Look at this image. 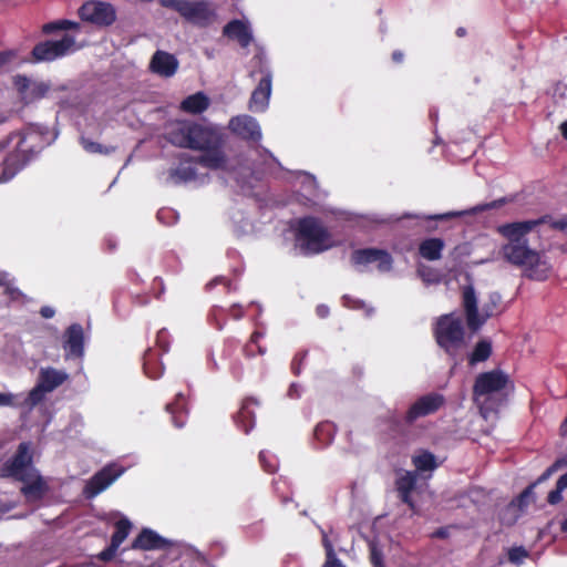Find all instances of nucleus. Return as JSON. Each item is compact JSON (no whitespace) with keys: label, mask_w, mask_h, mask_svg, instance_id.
Returning <instances> with one entry per match:
<instances>
[{"label":"nucleus","mask_w":567,"mask_h":567,"mask_svg":"<svg viewBox=\"0 0 567 567\" xmlns=\"http://www.w3.org/2000/svg\"><path fill=\"white\" fill-rule=\"evenodd\" d=\"M167 135L169 142L177 146L203 152L195 165L190 162H184L178 166L173 174L176 181L203 182V174L197 172L196 165L216 171L223 178L225 174L233 172V162L221 151L224 136L219 127L181 121L169 125Z\"/></svg>","instance_id":"1"},{"label":"nucleus","mask_w":567,"mask_h":567,"mask_svg":"<svg viewBox=\"0 0 567 567\" xmlns=\"http://www.w3.org/2000/svg\"><path fill=\"white\" fill-rule=\"evenodd\" d=\"M545 226L565 229L567 218L554 220L549 216H544L498 227V233L506 239L499 249L501 257L511 265L519 267L527 278L537 281L547 280L551 275L553 266L544 252L528 246L526 236L533 231L540 233Z\"/></svg>","instance_id":"2"},{"label":"nucleus","mask_w":567,"mask_h":567,"mask_svg":"<svg viewBox=\"0 0 567 567\" xmlns=\"http://www.w3.org/2000/svg\"><path fill=\"white\" fill-rule=\"evenodd\" d=\"M13 111L0 102V125L7 123ZM56 134L40 126H29L0 138V183L13 178L27 163L44 146L51 144Z\"/></svg>","instance_id":"3"},{"label":"nucleus","mask_w":567,"mask_h":567,"mask_svg":"<svg viewBox=\"0 0 567 567\" xmlns=\"http://www.w3.org/2000/svg\"><path fill=\"white\" fill-rule=\"evenodd\" d=\"M2 476H11L23 483L21 492L29 502H37L47 492V482L31 464L30 446L28 443L19 445L18 453L1 471Z\"/></svg>","instance_id":"4"},{"label":"nucleus","mask_w":567,"mask_h":567,"mask_svg":"<svg viewBox=\"0 0 567 567\" xmlns=\"http://www.w3.org/2000/svg\"><path fill=\"white\" fill-rule=\"evenodd\" d=\"M336 245L328 230L313 217L297 221L295 228V247L305 255L318 254Z\"/></svg>","instance_id":"5"},{"label":"nucleus","mask_w":567,"mask_h":567,"mask_svg":"<svg viewBox=\"0 0 567 567\" xmlns=\"http://www.w3.org/2000/svg\"><path fill=\"white\" fill-rule=\"evenodd\" d=\"M507 383V375L498 370L477 377L474 385V400L485 419L501 404L503 390Z\"/></svg>","instance_id":"6"},{"label":"nucleus","mask_w":567,"mask_h":567,"mask_svg":"<svg viewBox=\"0 0 567 567\" xmlns=\"http://www.w3.org/2000/svg\"><path fill=\"white\" fill-rule=\"evenodd\" d=\"M462 297L467 326L472 330L480 329L488 318L495 315L501 300L497 293H492L488 301L483 302L478 308L477 297L472 286L463 288Z\"/></svg>","instance_id":"7"},{"label":"nucleus","mask_w":567,"mask_h":567,"mask_svg":"<svg viewBox=\"0 0 567 567\" xmlns=\"http://www.w3.org/2000/svg\"><path fill=\"white\" fill-rule=\"evenodd\" d=\"M435 337L439 346L447 353L455 354L464 346V329L458 316L441 317L436 323Z\"/></svg>","instance_id":"8"},{"label":"nucleus","mask_w":567,"mask_h":567,"mask_svg":"<svg viewBox=\"0 0 567 567\" xmlns=\"http://www.w3.org/2000/svg\"><path fill=\"white\" fill-rule=\"evenodd\" d=\"M163 7L177 11L187 21L206 25L215 20V9L206 1L158 0Z\"/></svg>","instance_id":"9"},{"label":"nucleus","mask_w":567,"mask_h":567,"mask_svg":"<svg viewBox=\"0 0 567 567\" xmlns=\"http://www.w3.org/2000/svg\"><path fill=\"white\" fill-rule=\"evenodd\" d=\"M79 49L74 37L63 35L59 40H50L39 43L33 48V56L37 61H52L71 54Z\"/></svg>","instance_id":"10"},{"label":"nucleus","mask_w":567,"mask_h":567,"mask_svg":"<svg viewBox=\"0 0 567 567\" xmlns=\"http://www.w3.org/2000/svg\"><path fill=\"white\" fill-rule=\"evenodd\" d=\"M352 265L359 270L375 268L381 272L389 271L392 267L390 254L382 249L367 248L353 251L351 256Z\"/></svg>","instance_id":"11"},{"label":"nucleus","mask_w":567,"mask_h":567,"mask_svg":"<svg viewBox=\"0 0 567 567\" xmlns=\"http://www.w3.org/2000/svg\"><path fill=\"white\" fill-rule=\"evenodd\" d=\"M79 14L83 21H87L100 27L111 25L116 19L113 6L101 1L85 2L79 9Z\"/></svg>","instance_id":"12"},{"label":"nucleus","mask_w":567,"mask_h":567,"mask_svg":"<svg viewBox=\"0 0 567 567\" xmlns=\"http://www.w3.org/2000/svg\"><path fill=\"white\" fill-rule=\"evenodd\" d=\"M124 473V468L112 464L96 473L85 485L84 494L92 498L106 489L116 478Z\"/></svg>","instance_id":"13"},{"label":"nucleus","mask_w":567,"mask_h":567,"mask_svg":"<svg viewBox=\"0 0 567 567\" xmlns=\"http://www.w3.org/2000/svg\"><path fill=\"white\" fill-rule=\"evenodd\" d=\"M13 85L19 93L21 100L28 104L40 100L49 94L50 84L43 81H30L29 79L18 75L13 79Z\"/></svg>","instance_id":"14"},{"label":"nucleus","mask_w":567,"mask_h":567,"mask_svg":"<svg viewBox=\"0 0 567 567\" xmlns=\"http://www.w3.org/2000/svg\"><path fill=\"white\" fill-rule=\"evenodd\" d=\"M228 128L245 140L257 142L261 138V130L258 122L249 115H238L231 117L228 124Z\"/></svg>","instance_id":"15"},{"label":"nucleus","mask_w":567,"mask_h":567,"mask_svg":"<svg viewBox=\"0 0 567 567\" xmlns=\"http://www.w3.org/2000/svg\"><path fill=\"white\" fill-rule=\"evenodd\" d=\"M444 403V398L437 393H430L417 399L410 408L406 419L410 422L437 411Z\"/></svg>","instance_id":"16"},{"label":"nucleus","mask_w":567,"mask_h":567,"mask_svg":"<svg viewBox=\"0 0 567 567\" xmlns=\"http://www.w3.org/2000/svg\"><path fill=\"white\" fill-rule=\"evenodd\" d=\"M271 95V74L266 72L257 87L252 91L248 109L254 113H262L268 109Z\"/></svg>","instance_id":"17"},{"label":"nucleus","mask_w":567,"mask_h":567,"mask_svg":"<svg viewBox=\"0 0 567 567\" xmlns=\"http://www.w3.org/2000/svg\"><path fill=\"white\" fill-rule=\"evenodd\" d=\"M63 349L66 352V358H80L84 351V332L83 328L74 323L68 328L64 333Z\"/></svg>","instance_id":"18"},{"label":"nucleus","mask_w":567,"mask_h":567,"mask_svg":"<svg viewBox=\"0 0 567 567\" xmlns=\"http://www.w3.org/2000/svg\"><path fill=\"white\" fill-rule=\"evenodd\" d=\"M151 71L162 78L173 76L178 69L177 59L165 51H156L150 63Z\"/></svg>","instance_id":"19"},{"label":"nucleus","mask_w":567,"mask_h":567,"mask_svg":"<svg viewBox=\"0 0 567 567\" xmlns=\"http://www.w3.org/2000/svg\"><path fill=\"white\" fill-rule=\"evenodd\" d=\"M131 526V522L127 518H122L116 523V530L112 536L111 545L100 553V559L107 561L114 557L117 548L128 536Z\"/></svg>","instance_id":"20"},{"label":"nucleus","mask_w":567,"mask_h":567,"mask_svg":"<svg viewBox=\"0 0 567 567\" xmlns=\"http://www.w3.org/2000/svg\"><path fill=\"white\" fill-rule=\"evenodd\" d=\"M68 378L69 375L65 371L47 367L40 369L38 382L50 393L63 384Z\"/></svg>","instance_id":"21"},{"label":"nucleus","mask_w":567,"mask_h":567,"mask_svg":"<svg viewBox=\"0 0 567 567\" xmlns=\"http://www.w3.org/2000/svg\"><path fill=\"white\" fill-rule=\"evenodd\" d=\"M168 542L152 529L145 528L133 542L135 549L154 550L165 548Z\"/></svg>","instance_id":"22"},{"label":"nucleus","mask_w":567,"mask_h":567,"mask_svg":"<svg viewBox=\"0 0 567 567\" xmlns=\"http://www.w3.org/2000/svg\"><path fill=\"white\" fill-rule=\"evenodd\" d=\"M224 33L229 39L236 40L241 47H247L252 37L248 24L240 20H234L224 28Z\"/></svg>","instance_id":"23"},{"label":"nucleus","mask_w":567,"mask_h":567,"mask_svg":"<svg viewBox=\"0 0 567 567\" xmlns=\"http://www.w3.org/2000/svg\"><path fill=\"white\" fill-rule=\"evenodd\" d=\"M209 102L210 101L205 93L197 92L183 100L181 103V110L190 114H199L208 109Z\"/></svg>","instance_id":"24"},{"label":"nucleus","mask_w":567,"mask_h":567,"mask_svg":"<svg viewBox=\"0 0 567 567\" xmlns=\"http://www.w3.org/2000/svg\"><path fill=\"white\" fill-rule=\"evenodd\" d=\"M255 405L256 402L254 400H246L243 403L236 417L237 425L240 426L246 433H248L249 430L254 426Z\"/></svg>","instance_id":"25"},{"label":"nucleus","mask_w":567,"mask_h":567,"mask_svg":"<svg viewBox=\"0 0 567 567\" xmlns=\"http://www.w3.org/2000/svg\"><path fill=\"white\" fill-rule=\"evenodd\" d=\"M415 483L416 474L413 472H403L396 481L398 491L402 501L410 506H413V503L410 498V493L413 491Z\"/></svg>","instance_id":"26"},{"label":"nucleus","mask_w":567,"mask_h":567,"mask_svg":"<svg viewBox=\"0 0 567 567\" xmlns=\"http://www.w3.org/2000/svg\"><path fill=\"white\" fill-rule=\"evenodd\" d=\"M444 248V241L440 238H429L421 243L420 255L427 260H437Z\"/></svg>","instance_id":"27"},{"label":"nucleus","mask_w":567,"mask_h":567,"mask_svg":"<svg viewBox=\"0 0 567 567\" xmlns=\"http://www.w3.org/2000/svg\"><path fill=\"white\" fill-rule=\"evenodd\" d=\"M412 461L417 472H432L439 466L435 456L426 451L415 454Z\"/></svg>","instance_id":"28"},{"label":"nucleus","mask_w":567,"mask_h":567,"mask_svg":"<svg viewBox=\"0 0 567 567\" xmlns=\"http://www.w3.org/2000/svg\"><path fill=\"white\" fill-rule=\"evenodd\" d=\"M145 373L152 378L157 379L163 374V365L157 361V358L154 353L150 352L144 362Z\"/></svg>","instance_id":"29"},{"label":"nucleus","mask_w":567,"mask_h":567,"mask_svg":"<svg viewBox=\"0 0 567 567\" xmlns=\"http://www.w3.org/2000/svg\"><path fill=\"white\" fill-rule=\"evenodd\" d=\"M80 143L84 151L90 154H110L114 151L113 147L104 146L84 135L81 136Z\"/></svg>","instance_id":"30"},{"label":"nucleus","mask_w":567,"mask_h":567,"mask_svg":"<svg viewBox=\"0 0 567 567\" xmlns=\"http://www.w3.org/2000/svg\"><path fill=\"white\" fill-rule=\"evenodd\" d=\"M167 411L172 414L173 422L177 427H182L185 423V419L182 415L184 411L183 395L178 394L174 404L167 405Z\"/></svg>","instance_id":"31"},{"label":"nucleus","mask_w":567,"mask_h":567,"mask_svg":"<svg viewBox=\"0 0 567 567\" xmlns=\"http://www.w3.org/2000/svg\"><path fill=\"white\" fill-rule=\"evenodd\" d=\"M491 343L487 341H481L476 344L473 353L470 357V363L475 364L477 362H482L486 360L491 354Z\"/></svg>","instance_id":"32"},{"label":"nucleus","mask_w":567,"mask_h":567,"mask_svg":"<svg viewBox=\"0 0 567 567\" xmlns=\"http://www.w3.org/2000/svg\"><path fill=\"white\" fill-rule=\"evenodd\" d=\"M334 435V426L329 422L320 423L315 430L316 439L322 444H329Z\"/></svg>","instance_id":"33"},{"label":"nucleus","mask_w":567,"mask_h":567,"mask_svg":"<svg viewBox=\"0 0 567 567\" xmlns=\"http://www.w3.org/2000/svg\"><path fill=\"white\" fill-rule=\"evenodd\" d=\"M322 544L326 549L327 559L323 567H346L337 557L333 550V546L329 540L328 536L322 534Z\"/></svg>","instance_id":"34"},{"label":"nucleus","mask_w":567,"mask_h":567,"mask_svg":"<svg viewBox=\"0 0 567 567\" xmlns=\"http://www.w3.org/2000/svg\"><path fill=\"white\" fill-rule=\"evenodd\" d=\"M79 27H80V24L78 22H74L71 20H58V21L44 24L43 31L45 33H50L55 30L78 29Z\"/></svg>","instance_id":"35"},{"label":"nucleus","mask_w":567,"mask_h":567,"mask_svg":"<svg viewBox=\"0 0 567 567\" xmlns=\"http://www.w3.org/2000/svg\"><path fill=\"white\" fill-rule=\"evenodd\" d=\"M47 393L49 392L44 390V388H42L39 382H37V385L29 392L28 396L25 398V405L30 408L37 405L43 400Z\"/></svg>","instance_id":"36"},{"label":"nucleus","mask_w":567,"mask_h":567,"mask_svg":"<svg viewBox=\"0 0 567 567\" xmlns=\"http://www.w3.org/2000/svg\"><path fill=\"white\" fill-rule=\"evenodd\" d=\"M567 488V474L563 475L558 482L557 486L554 491H551L548 495V502L550 504H557L561 501V492Z\"/></svg>","instance_id":"37"},{"label":"nucleus","mask_w":567,"mask_h":567,"mask_svg":"<svg viewBox=\"0 0 567 567\" xmlns=\"http://www.w3.org/2000/svg\"><path fill=\"white\" fill-rule=\"evenodd\" d=\"M18 406V395L9 391H0V408Z\"/></svg>","instance_id":"38"},{"label":"nucleus","mask_w":567,"mask_h":567,"mask_svg":"<svg viewBox=\"0 0 567 567\" xmlns=\"http://www.w3.org/2000/svg\"><path fill=\"white\" fill-rule=\"evenodd\" d=\"M527 551L523 547H515L508 551V559L511 563L519 565L527 557Z\"/></svg>","instance_id":"39"},{"label":"nucleus","mask_w":567,"mask_h":567,"mask_svg":"<svg viewBox=\"0 0 567 567\" xmlns=\"http://www.w3.org/2000/svg\"><path fill=\"white\" fill-rule=\"evenodd\" d=\"M260 461L265 467L266 471L268 472H275L277 470V460L272 456V455H269L268 453L266 452H261L260 453Z\"/></svg>","instance_id":"40"},{"label":"nucleus","mask_w":567,"mask_h":567,"mask_svg":"<svg viewBox=\"0 0 567 567\" xmlns=\"http://www.w3.org/2000/svg\"><path fill=\"white\" fill-rule=\"evenodd\" d=\"M262 337V334L260 332H255L252 336H251V339H250V343L247 346V352L248 354L250 355H254L255 354V351L252 349V346H256L258 348V352L260 354H262L265 352V349H262L258 342H259V339Z\"/></svg>","instance_id":"41"},{"label":"nucleus","mask_w":567,"mask_h":567,"mask_svg":"<svg viewBox=\"0 0 567 567\" xmlns=\"http://www.w3.org/2000/svg\"><path fill=\"white\" fill-rule=\"evenodd\" d=\"M0 286L3 287V291L8 292L12 299L17 297L18 292L7 286V275L3 272H0Z\"/></svg>","instance_id":"42"},{"label":"nucleus","mask_w":567,"mask_h":567,"mask_svg":"<svg viewBox=\"0 0 567 567\" xmlns=\"http://www.w3.org/2000/svg\"><path fill=\"white\" fill-rule=\"evenodd\" d=\"M463 214H464V212H450V213H445V214L429 216L427 218L429 219H449V218L462 216Z\"/></svg>","instance_id":"43"},{"label":"nucleus","mask_w":567,"mask_h":567,"mask_svg":"<svg viewBox=\"0 0 567 567\" xmlns=\"http://www.w3.org/2000/svg\"><path fill=\"white\" fill-rule=\"evenodd\" d=\"M300 178L302 179V183L306 184V188L308 190L316 188V179L308 175V174H301Z\"/></svg>","instance_id":"44"},{"label":"nucleus","mask_w":567,"mask_h":567,"mask_svg":"<svg viewBox=\"0 0 567 567\" xmlns=\"http://www.w3.org/2000/svg\"><path fill=\"white\" fill-rule=\"evenodd\" d=\"M420 275L423 278V280L427 284L439 282L441 280L439 275L432 276L430 272H426L425 270H420Z\"/></svg>","instance_id":"45"},{"label":"nucleus","mask_w":567,"mask_h":567,"mask_svg":"<svg viewBox=\"0 0 567 567\" xmlns=\"http://www.w3.org/2000/svg\"><path fill=\"white\" fill-rule=\"evenodd\" d=\"M371 560L375 567H381V554L375 547L371 548Z\"/></svg>","instance_id":"46"},{"label":"nucleus","mask_w":567,"mask_h":567,"mask_svg":"<svg viewBox=\"0 0 567 567\" xmlns=\"http://www.w3.org/2000/svg\"><path fill=\"white\" fill-rule=\"evenodd\" d=\"M12 58H13V54L11 52L0 53V68H2L4 64H7Z\"/></svg>","instance_id":"47"},{"label":"nucleus","mask_w":567,"mask_h":567,"mask_svg":"<svg viewBox=\"0 0 567 567\" xmlns=\"http://www.w3.org/2000/svg\"><path fill=\"white\" fill-rule=\"evenodd\" d=\"M41 315L44 318H52L54 316V309L51 307H43L41 309Z\"/></svg>","instance_id":"48"},{"label":"nucleus","mask_w":567,"mask_h":567,"mask_svg":"<svg viewBox=\"0 0 567 567\" xmlns=\"http://www.w3.org/2000/svg\"><path fill=\"white\" fill-rule=\"evenodd\" d=\"M328 312H329V309H328V307H327V306L321 305V306H318V307H317V313H318L320 317H322V318H323V317H326V316L328 315Z\"/></svg>","instance_id":"49"},{"label":"nucleus","mask_w":567,"mask_h":567,"mask_svg":"<svg viewBox=\"0 0 567 567\" xmlns=\"http://www.w3.org/2000/svg\"><path fill=\"white\" fill-rule=\"evenodd\" d=\"M561 135L567 140V120L559 126Z\"/></svg>","instance_id":"50"},{"label":"nucleus","mask_w":567,"mask_h":567,"mask_svg":"<svg viewBox=\"0 0 567 567\" xmlns=\"http://www.w3.org/2000/svg\"><path fill=\"white\" fill-rule=\"evenodd\" d=\"M392 58L395 62H401L403 59V54L401 52H394Z\"/></svg>","instance_id":"51"},{"label":"nucleus","mask_w":567,"mask_h":567,"mask_svg":"<svg viewBox=\"0 0 567 567\" xmlns=\"http://www.w3.org/2000/svg\"><path fill=\"white\" fill-rule=\"evenodd\" d=\"M347 306L352 307V308H360V307H364V303L361 301H353V305L347 303Z\"/></svg>","instance_id":"52"},{"label":"nucleus","mask_w":567,"mask_h":567,"mask_svg":"<svg viewBox=\"0 0 567 567\" xmlns=\"http://www.w3.org/2000/svg\"><path fill=\"white\" fill-rule=\"evenodd\" d=\"M295 394H296V395H298V393H297V386H296L295 384H292V385L290 386V390H289V395H290V396H293Z\"/></svg>","instance_id":"53"},{"label":"nucleus","mask_w":567,"mask_h":567,"mask_svg":"<svg viewBox=\"0 0 567 567\" xmlns=\"http://www.w3.org/2000/svg\"><path fill=\"white\" fill-rule=\"evenodd\" d=\"M563 529L567 532V519L563 524Z\"/></svg>","instance_id":"54"},{"label":"nucleus","mask_w":567,"mask_h":567,"mask_svg":"<svg viewBox=\"0 0 567 567\" xmlns=\"http://www.w3.org/2000/svg\"><path fill=\"white\" fill-rule=\"evenodd\" d=\"M6 512V508L0 504V515Z\"/></svg>","instance_id":"55"},{"label":"nucleus","mask_w":567,"mask_h":567,"mask_svg":"<svg viewBox=\"0 0 567 567\" xmlns=\"http://www.w3.org/2000/svg\"><path fill=\"white\" fill-rule=\"evenodd\" d=\"M563 251H567V243L561 248Z\"/></svg>","instance_id":"56"},{"label":"nucleus","mask_w":567,"mask_h":567,"mask_svg":"<svg viewBox=\"0 0 567 567\" xmlns=\"http://www.w3.org/2000/svg\"><path fill=\"white\" fill-rule=\"evenodd\" d=\"M563 462H564L565 464H567V454H566V457L563 460Z\"/></svg>","instance_id":"57"}]
</instances>
